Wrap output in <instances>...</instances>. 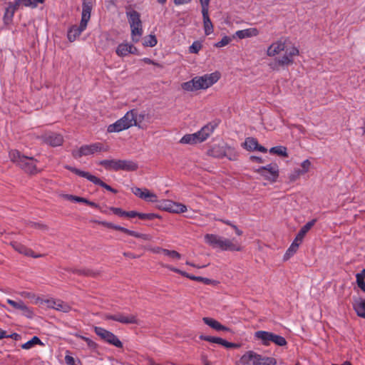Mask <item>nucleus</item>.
Returning a JSON list of instances; mask_svg holds the SVG:
<instances>
[{"mask_svg":"<svg viewBox=\"0 0 365 365\" xmlns=\"http://www.w3.org/2000/svg\"><path fill=\"white\" fill-rule=\"evenodd\" d=\"M220 76V75L218 72L205 74L202 76H197L191 81L182 83L181 87L187 91L206 89L216 83L219 80Z\"/></svg>","mask_w":365,"mask_h":365,"instance_id":"1","label":"nucleus"},{"mask_svg":"<svg viewBox=\"0 0 365 365\" xmlns=\"http://www.w3.org/2000/svg\"><path fill=\"white\" fill-rule=\"evenodd\" d=\"M9 158L26 173L34 175L39 172L36 168L37 160L32 157L21 155L19 150H14L9 152Z\"/></svg>","mask_w":365,"mask_h":365,"instance_id":"2","label":"nucleus"},{"mask_svg":"<svg viewBox=\"0 0 365 365\" xmlns=\"http://www.w3.org/2000/svg\"><path fill=\"white\" fill-rule=\"evenodd\" d=\"M109 147L104 145L101 143H94L89 145H83L78 149L72 150V156L76 158H80L82 156L93 155L96 153L108 152Z\"/></svg>","mask_w":365,"mask_h":365,"instance_id":"3","label":"nucleus"},{"mask_svg":"<svg viewBox=\"0 0 365 365\" xmlns=\"http://www.w3.org/2000/svg\"><path fill=\"white\" fill-rule=\"evenodd\" d=\"M255 337L257 339L261 340L262 344L265 346L269 345L271 342H273L274 344L279 346H286L287 344L284 337L266 331H256L255 333Z\"/></svg>","mask_w":365,"mask_h":365,"instance_id":"4","label":"nucleus"},{"mask_svg":"<svg viewBox=\"0 0 365 365\" xmlns=\"http://www.w3.org/2000/svg\"><path fill=\"white\" fill-rule=\"evenodd\" d=\"M64 168L66 170H70L71 172L75 173L76 175L83 177V178H85L88 179L89 181L94 183L95 185H100L101 187L106 189L107 190H108L113 193H117V192H118L117 190L111 187L110 185H108L106 183H105L104 182H103L100 178H97L95 175H91L88 172L81 170L78 168H76L72 167L68 165H66L64 166Z\"/></svg>","mask_w":365,"mask_h":365,"instance_id":"5","label":"nucleus"},{"mask_svg":"<svg viewBox=\"0 0 365 365\" xmlns=\"http://www.w3.org/2000/svg\"><path fill=\"white\" fill-rule=\"evenodd\" d=\"M133 111H128L123 118L109 125L107 131L108 133H118L134 126L133 123Z\"/></svg>","mask_w":365,"mask_h":365,"instance_id":"6","label":"nucleus"},{"mask_svg":"<svg viewBox=\"0 0 365 365\" xmlns=\"http://www.w3.org/2000/svg\"><path fill=\"white\" fill-rule=\"evenodd\" d=\"M256 173L272 182H276L279 177V168L277 164H269L266 166L260 167L256 170Z\"/></svg>","mask_w":365,"mask_h":365,"instance_id":"7","label":"nucleus"},{"mask_svg":"<svg viewBox=\"0 0 365 365\" xmlns=\"http://www.w3.org/2000/svg\"><path fill=\"white\" fill-rule=\"evenodd\" d=\"M94 331L98 336H100L107 343L112 344L117 348L123 347V343L113 333L98 327H94Z\"/></svg>","mask_w":365,"mask_h":365,"instance_id":"8","label":"nucleus"},{"mask_svg":"<svg viewBox=\"0 0 365 365\" xmlns=\"http://www.w3.org/2000/svg\"><path fill=\"white\" fill-rule=\"evenodd\" d=\"M159 209L173 213H182L187 211L186 205L170 200H165L158 205Z\"/></svg>","mask_w":365,"mask_h":365,"instance_id":"9","label":"nucleus"},{"mask_svg":"<svg viewBox=\"0 0 365 365\" xmlns=\"http://www.w3.org/2000/svg\"><path fill=\"white\" fill-rule=\"evenodd\" d=\"M216 126L217 124L208 123L203 126L198 132L191 134L193 140H195V143H202L212 133Z\"/></svg>","mask_w":365,"mask_h":365,"instance_id":"10","label":"nucleus"},{"mask_svg":"<svg viewBox=\"0 0 365 365\" xmlns=\"http://www.w3.org/2000/svg\"><path fill=\"white\" fill-rule=\"evenodd\" d=\"M105 318L108 320H113L125 324H138L136 316L133 314L126 316L123 313H116L115 314H106Z\"/></svg>","mask_w":365,"mask_h":365,"instance_id":"11","label":"nucleus"},{"mask_svg":"<svg viewBox=\"0 0 365 365\" xmlns=\"http://www.w3.org/2000/svg\"><path fill=\"white\" fill-rule=\"evenodd\" d=\"M10 245L14 249V250L25 256L32 257L34 258H38L43 256L42 254H35L31 249L28 248L25 245L16 241L11 242Z\"/></svg>","mask_w":365,"mask_h":365,"instance_id":"12","label":"nucleus"},{"mask_svg":"<svg viewBox=\"0 0 365 365\" xmlns=\"http://www.w3.org/2000/svg\"><path fill=\"white\" fill-rule=\"evenodd\" d=\"M94 0H83L82 14L81 22L83 25H87L91 19V13L93 9Z\"/></svg>","mask_w":365,"mask_h":365,"instance_id":"13","label":"nucleus"},{"mask_svg":"<svg viewBox=\"0 0 365 365\" xmlns=\"http://www.w3.org/2000/svg\"><path fill=\"white\" fill-rule=\"evenodd\" d=\"M243 146L249 151L258 150L262 153H267V149L258 143L256 138L252 137H248L245 139Z\"/></svg>","mask_w":365,"mask_h":365,"instance_id":"14","label":"nucleus"},{"mask_svg":"<svg viewBox=\"0 0 365 365\" xmlns=\"http://www.w3.org/2000/svg\"><path fill=\"white\" fill-rule=\"evenodd\" d=\"M132 192L135 195L141 199H144L150 202L157 201V195L150 192L148 189L142 190L141 188L135 187L132 188Z\"/></svg>","mask_w":365,"mask_h":365,"instance_id":"15","label":"nucleus"},{"mask_svg":"<svg viewBox=\"0 0 365 365\" xmlns=\"http://www.w3.org/2000/svg\"><path fill=\"white\" fill-rule=\"evenodd\" d=\"M225 238L213 234H206L205 241L213 248L222 250Z\"/></svg>","mask_w":365,"mask_h":365,"instance_id":"16","label":"nucleus"},{"mask_svg":"<svg viewBox=\"0 0 365 365\" xmlns=\"http://www.w3.org/2000/svg\"><path fill=\"white\" fill-rule=\"evenodd\" d=\"M43 138L46 143L53 147L59 146L63 142V136L55 133L46 134Z\"/></svg>","mask_w":365,"mask_h":365,"instance_id":"17","label":"nucleus"},{"mask_svg":"<svg viewBox=\"0 0 365 365\" xmlns=\"http://www.w3.org/2000/svg\"><path fill=\"white\" fill-rule=\"evenodd\" d=\"M87 25H83V23H80L79 26H72L67 34L68 39L70 42H73L77 37H78L81 33L86 29Z\"/></svg>","mask_w":365,"mask_h":365,"instance_id":"18","label":"nucleus"},{"mask_svg":"<svg viewBox=\"0 0 365 365\" xmlns=\"http://www.w3.org/2000/svg\"><path fill=\"white\" fill-rule=\"evenodd\" d=\"M256 353L252 351L246 352L241 358L237 361V365H257L255 363V359H257Z\"/></svg>","mask_w":365,"mask_h":365,"instance_id":"19","label":"nucleus"},{"mask_svg":"<svg viewBox=\"0 0 365 365\" xmlns=\"http://www.w3.org/2000/svg\"><path fill=\"white\" fill-rule=\"evenodd\" d=\"M286 48L285 41L282 40L277 41L272 43L267 48V54L269 56H274L279 54L281 51H284Z\"/></svg>","mask_w":365,"mask_h":365,"instance_id":"20","label":"nucleus"},{"mask_svg":"<svg viewBox=\"0 0 365 365\" xmlns=\"http://www.w3.org/2000/svg\"><path fill=\"white\" fill-rule=\"evenodd\" d=\"M138 168L136 162L131 160H118V171L123 170L127 172L135 171Z\"/></svg>","mask_w":365,"mask_h":365,"instance_id":"21","label":"nucleus"},{"mask_svg":"<svg viewBox=\"0 0 365 365\" xmlns=\"http://www.w3.org/2000/svg\"><path fill=\"white\" fill-rule=\"evenodd\" d=\"M48 307L65 313L69 312L71 307L61 300H48Z\"/></svg>","mask_w":365,"mask_h":365,"instance_id":"22","label":"nucleus"},{"mask_svg":"<svg viewBox=\"0 0 365 365\" xmlns=\"http://www.w3.org/2000/svg\"><path fill=\"white\" fill-rule=\"evenodd\" d=\"M130 111H133V125L139 128L143 129L145 127L143 125V122L144 121L146 114L145 111L141 113H138L137 109H132Z\"/></svg>","mask_w":365,"mask_h":365,"instance_id":"23","label":"nucleus"},{"mask_svg":"<svg viewBox=\"0 0 365 365\" xmlns=\"http://www.w3.org/2000/svg\"><path fill=\"white\" fill-rule=\"evenodd\" d=\"M202 321L204 323L211 328L217 330V331H228L229 329L223 325H222L217 320L210 318V317H203Z\"/></svg>","mask_w":365,"mask_h":365,"instance_id":"24","label":"nucleus"},{"mask_svg":"<svg viewBox=\"0 0 365 365\" xmlns=\"http://www.w3.org/2000/svg\"><path fill=\"white\" fill-rule=\"evenodd\" d=\"M203 26L205 35H210L213 32V25L209 17L208 11H202Z\"/></svg>","mask_w":365,"mask_h":365,"instance_id":"25","label":"nucleus"},{"mask_svg":"<svg viewBox=\"0 0 365 365\" xmlns=\"http://www.w3.org/2000/svg\"><path fill=\"white\" fill-rule=\"evenodd\" d=\"M354 309L359 317L365 319V299L361 298L355 299Z\"/></svg>","mask_w":365,"mask_h":365,"instance_id":"26","label":"nucleus"},{"mask_svg":"<svg viewBox=\"0 0 365 365\" xmlns=\"http://www.w3.org/2000/svg\"><path fill=\"white\" fill-rule=\"evenodd\" d=\"M107 170L118 171V160H103L98 163Z\"/></svg>","mask_w":365,"mask_h":365,"instance_id":"27","label":"nucleus"},{"mask_svg":"<svg viewBox=\"0 0 365 365\" xmlns=\"http://www.w3.org/2000/svg\"><path fill=\"white\" fill-rule=\"evenodd\" d=\"M259 34L258 30L255 28H250L244 30L237 31L235 36L239 38L242 39L248 37L256 36Z\"/></svg>","mask_w":365,"mask_h":365,"instance_id":"28","label":"nucleus"},{"mask_svg":"<svg viewBox=\"0 0 365 365\" xmlns=\"http://www.w3.org/2000/svg\"><path fill=\"white\" fill-rule=\"evenodd\" d=\"M132 41L135 43L139 41L140 36L143 35L142 21L134 26L130 27Z\"/></svg>","mask_w":365,"mask_h":365,"instance_id":"29","label":"nucleus"},{"mask_svg":"<svg viewBox=\"0 0 365 365\" xmlns=\"http://www.w3.org/2000/svg\"><path fill=\"white\" fill-rule=\"evenodd\" d=\"M19 7H17L12 2L9 3V6L6 8L4 16V21L6 24H9V21H11L14 14L16 11V10L18 9Z\"/></svg>","mask_w":365,"mask_h":365,"instance_id":"30","label":"nucleus"},{"mask_svg":"<svg viewBox=\"0 0 365 365\" xmlns=\"http://www.w3.org/2000/svg\"><path fill=\"white\" fill-rule=\"evenodd\" d=\"M126 16L128 17V20L130 27L134 26V24H138L140 23V14L135 10H132L130 11H126Z\"/></svg>","mask_w":365,"mask_h":365,"instance_id":"31","label":"nucleus"},{"mask_svg":"<svg viewBox=\"0 0 365 365\" xmlns=\"http://www.w3.org/2000/svg\"><path fill=\"white\" fill-rule=\"evenodd\" d=\"M256 356H258L257 359H255V363L257 365H275L277 364V361L274 358L262 356L257 353Z\"/></svg>","mask_w":365,"mask_h":365,"instance_id":"32","label":"nucleus"},{"mask_svg":"<svg viewBox=\"0 0 365 365\" xmlns=\"http://www.w3.org/2000/svg\"><path fill=\"white\" fill-rule=\"evenodd\" d=\"M222 250L229 251H240L241 246L239 244H235L229 239L225 238L224 244Z\"/></svg>","mask_w":365,"mask_h":365,"instance_id":"33","label":"nucleus"},{"mask_svg":"<svg viewBox=\"0 0 365 365\" xmlns=\"http://www.w3.org/2000/svg\"><path fill=\"white\" fill-rule=\"evenodd\" d=\"M36 344H39V345L43 346V343L41 341V339L38 336H33V338L31 340L21 345V348L24 349H29L32 348Z\"/></svg>","mask_w":365,"mask_h":365,"instance_id":"34","label":"nucleus"},{"mask_svg":"<svg viewBox=\"0 0 365 365\" xmlns=\"http://www.w3.org/2000/svg\"><path fill=\"white\" fill-rule=\"evenodd\" d=\"M125 234L137 238L143 239V240L145 241H150L153 239L152 236L149 234L139 233L135 231L130 230L128 229H127V230L125 231Z\"/></svg>","mask_w":365,"mask_h":365,"instance_id":"35","label":"nucleus"},{"mask_svg":"<svg viewBox=\"0 0 365 365\" xmlns=\"http://www.w3.org/2000/svg\"><path fill=\"white\" fill-rule=\"evenodd\" d=\"M130 44L120 43L116 48V53L119 56H125L129 53Z\"/></svg>","mask_w":365,"mask_h":365,"instance_id":"36","label":"nucleus"},{"mask_svg":"<svg viewBox=\"0 0 365 365\" xmlns=\"http://www.w3.org/2000/svg\"><path fill=\"white\" fill-rule=\"evenodd\" d=\"M95 222L99 225H101L106 227H108L110 229H113V230H115L118 231H120L124 233H125V231L127 230V228H125V227H121L120 225H114L113 223L108 222L106 221H95Z\"/></svg>","mask_w":365,"mask_h":365,"instance_id":"37","label":"nucleus"},{"mask_svg":"<svg viewBox=\"0 0 365 365\" xmlns=\"http://www.w3.org/2000/svg\"><path fill=\"white\" fill-rule=\"evenodd\" d=\"M317 222L316 219H313L311 221L307 222L299 231L297 235H300L302 237H304L306 234L312 229V227L315 225Z\"/></svg>","mask_w":365,"mask_h":365,"instance_id":"38","label":"nucleus"},{"mask_svg":"<svg viewBox=\"0 0 365 365\" xmlns=\"http://www.w3.org/2000/svg\"><path fill=\"white\" fill-rule=\"evenodd\" d=\"M270 153L277 154L280 156L287 157L288 154L287 152V148L284 146H275L272 147L269 150Z\"/></svg>","mask_w":365,"mask_h":365,"instance_id":"39","label":"nucleus"},{"mask_svg":"<svg viewBox=\"0 0 365 365\" xmlns=\"http://www.w3.org/2000/svg\"><path fill=\"white\" fill-rule=\"evenodd\" d=\"M72 272L79 275L88 276V277H96L98 274L89 269H75L72 270Z\"/></svg>","mask_w":365,"mask_h":365,"instance_id":"40","label":"nucleus"},{"mask_svg":"<svg viewBox=\"0 0 365 365\" xmlns=\"http://www.w3.org/2000/svg\"><path fill=\"white\" fill-rule=\"evenodd\" d=\"M158 43L155 35H148L144 38L143 46L154 47Z\"/></svg>","mask_w":365,"mask_h":365,"instance_id":"41","label":"nucleus"},{"mask_svg":"<svg viewBox=\"0 0 365 365\" xmlns=\"http://www.w3.org/2000/svg\"><path fill=\"white\" fill-rule=\"evenodd\" d=\"M191 279L194 280V281L202 282L205 284L217 285L218 284V282H217L215 280L210 279L206 278V277H197L195 275H193V277H191Z\"/></svg>","mask_w":365,"mask_h":365,"instance_id":"42","label":"nucleus"},{"mask_svg":"<svg viewBox=\"0 0 365 365\" xmlns=\"http://www.w3.org/2000/svg\"><path fill=\"white\" fill-rule=\"evenodd\" d=\"M162 267H163L165 268H167V269H168L170 271H173L174 272L178 273V274H181L182 276L185 277H187V278H188L190 279H191V277H193V275H192V274H188V273H187V272H185L184 271H182V270H180V269H179L178 268L173 267H172L170 265H168V264H162Z\"/></svg>","mask_w":365,"mask_h":365,"instance_id":"43","label":"nucleus"},{"mask_svg":"<svg viewBox=\"0 0 365 365\" xmlns=\"http://www.w3.org/2000/svg\"><path fill=\"white\" fill-rule=\"evenodd\" d=\"M298 248H299V246L297 245V243H292V245L288 248V250H287V252L284 256V260L288 259L291 256H292L297 251Z\"/></svg>","mask_w":365,"mask_h":365,"instance_id":"44","label":"nucleus"},{"mask_svg":"<svg viewBox=\"0 0 365 365\" xmlns=\"http://www.w3.org/2000/svg\"><path fill=\"white\" fill-rule=\"evenodd\" d=\"M284 51V55L290 59H293L294 56H298L299 54V49L295 46H292L290 48H285Z\"/></svg>","mask_w":365,"mask_h":365,"instance_id":"45","label":"nucleus"},{"mask_svg":"<svg viewBox=\"0 0 365 365\" xmlns=\"http://www.w3.org/2000/svg\"><path fill=\"white\" fill-rule=\"evenodd\" d=\"M202 43L199 41H195L189 47V52L190 53H197L202 48Z\"/></svg>","mask_w":365,"mask_h":365,"instance_id":"46","label":"nucleus"},{"mask_svg":"<svg viewBox=\"0 0 365 365\" xmlns=\"http://www.w3.org/2000/svg\"><path fill=\"white\" fill-rule=\"evenodd\" d=\"M163 253L165 255H166L170 258H173V259H180L181 258V255L175 250H169L165 249L164 250H163Z\"/></svg>","mask_w":365,"mask_h":365,"instance_id":"47","label":"nucleus"},{"mask_svg":"<svg viewBox=\"0 0 365 365\" xmlns=\"http://www.w3.org/2000/svg\"><path fill=\"white\" fill-rule=\"evenodd\" d=\"M64 197L68 200L74 201L76 202H83L85 204L88 202V200L86 198L73 195H65Z\"/></svg>","mask_w":365,"mask_h":365,"instance_id":"48","label":"nucleus"},{"mask_svg":"<svg viewBox=\"0 0 365 365\" xmlns=\"http://www.w3.org/2000/svg\"><path fill=\"white\" fill-rule=\"evenodd\" d=\"M138 217L140 220H152L155 218L160 217V216L158 215L155 214V213H141V212H138Z\"/></svg>","mask_w":365,"mask_h":365,"instance_id":"49","label":"nucleus"},{"mask_svg":"<svg viewBox=\"0 0 365 365\" xmlns=\"http://www.w3.org/2000/svg\"><path fill=\"white\" fill-rule=\"evenodd\" d=\"M199 338L202 340H205L211 343H215L218 344H220L221 340L220 337L206 336L203 334L200 335Z\"/></svg>","mask_w":365,"mask_h":365,"instance_id":"50","label":"nucleus"},{"mask_svg":"<svg viewBox=\"0 0 365 365\" xmlns=\"http://www.w3.org/2000/svg\"><path fill=\"white\" fill-rule=\"evenodd\" d=\"M294 62L293 59L289 58L287 56L284 55L282 58L277 59V63L279 66H288L292 64Z\"/></svg>","mask_w":365,"mask_h":365,"instance_id":"51","label":"nucleus"},{"mask_svg":"<svg viewBox=\"0 0 365 365\" xmlns=\"http://www.w3.org/2000/svg\"><path fill=\"white\" fill-rule=\"evenodd\" d=\"M6 302L14 309H18V310H20V309L22 308V305L24 304V302L21 300L14 301V300L8 299Z\"/></svg>","mask_w":365,"mask_h":365,"instance_id":"52","label":"nucleus"},{"mask_svg":"<svg viewBox=\"0 0 365 365\" xmlns=\"http://www.w3.org/2000/svg\"><path fill=\"white\" fill-rule=\"evenodd\" d=\"M231 40L232 39L230 37L225 36L220 41L217 42L215 44V46L217 48H221V47L225 46L230 43Z\"/></svg>","mask_w":365,"mask_h":365,"instance_id":"53","label":"nucleus"},{"mask_svg":"<svg viewBox=\"0 0 365 365\" xmlns=\"http://www.w3.org/2000/svg\"><path fill=\"white\" fill-rule=\"evenodd\" d=\"M356 283L358 287L365 292V281H364V277L361 276V274H356Z\"/></svg>","mask_w":365,"mask_h":365,"instance_id":"54","label":"nucleus"},{"mask_svg":"<svg viewBox=\"0 0 365 365\" xmlns=\"http://www.w3.org/2000/svg\"><path fill=\"white\" fill-rule=\"evenodd\" d=\"M23 314L28 318H32L34 317L33 311L28 307L24 303L22 305V308L20 309Z\"/></svg>","mask_w":365,"mask_h":365,"instance_id":"55","label":"nucleus"},{"mask_svg":"<svg viewBox=\"0 0 365 365\" xmlns=\"http://www.w3.org/2000/svg\"><path fill=\"white\" fill-rule=\"evenodd\" d=\"M310 166L311 162L308 159L304 160L301 164L302 169H299L300 173L302 175L307 173L309 171Z\"/></svg>","mask_w":365,"mask_h":365,"instance_id":"56","label":"nucleus"},{"mask_svg":"<svg viewBox=\"0 0 365 365\" xmlns=\"http://www.w3.org/2000/svg\"><path fill=\"white\" fill-rule=\"evenodd\" d=\"M78 337L81 338V339L84 340L86 343L88 347L91 349H95L97 347V344L95 341L91 340V339L81 336V335H77Z\"/></svg>","mask_w":365,"mask_h":365,"instance_id":"57","label":"nucleus"},{"mask_svg":"<svg viewBox=\"0 0 365 365\" xmlns=\"http://www.w3.org/2000/svg\"><path fill=\"white\" fill-rule=\"evenodd\" d=\"M181 143L184 144H195V140H193V137H192L191 134L185 135L180 141Z\"/></svg>","mask_w":365,"mask_h":365,"instance_id":"58","label":"nucleus"},{"mask_svg":"<svg viewBox=\"0 0 365 365\" xmlns=\"http://www.w3.org/2000/svg\"><path fill=\"white\" fill-rule=\"evenodd\" d=\"M220 345L226 347V348H239L240 347V344H235V343H232V342H229L221 338V340H220Z\"/></svg>","mask_w":365,"mask_h":365,"instance_id":"59","label":"nucleus"},{"mask_svg":"<svg viewBox=\"0 0 365 365\" xmlns=\"http://www.w3.org/2000/svg\"><path fill=\"white\" fill-rule=\"evenodd\" d=\"M302 175V174L300 173L299 169H295L294 172L292 174H290L289 177V180L294 182L297 180Z\"/></svg>","mask_w":365,"mask_h":365,"instance_id":"60","label":"nucleus"},{"mask_svg":"<svg viewBox=\"0 0 365 365\" xmlns=\"http://www.w3.org/2000/svg\"><path fill=\"white\" fill-rule=\"evenodd\" d=\"M110 210L115 214V215H119L120 217H125V211L123 210L120 207H110Z\"/></svg>","mask_w":365,"mask_h":365,"instance_id":"61","label":"nucleus"},{"mask_svg":"<svg viewBox=\"0 0 365 365\" xmlns=\"http://www.w3.org/2000/svg\"><path fill=\"white\" fill-rule=\"evenodd\" d=\"M200 1L202 6V11H208L210 0H200Z\"/></svg>","mask_w":365,"mask_h":365,"instance_id":"62","label":"nucleus"},{"mask_svg":"<svg viewBox=\"0 0 365 365\" xmlns=\"http://www.w3.org/2000/svg\"><path fill=\"white\" fill-rule=\"evenodd\" d=\"M65 361L68 365H75V359L70 355H66L65 356Z\"/></svg>","mask_w":365,"mask_h":365,"instance_id":"63","label":"nucleus"},{"mask_svg":"<svg viewBox=\"0 0 365 365\" xmlns=\"http://www.w3.org/2000/svg\"><path fill=\"white\" fill-rule=\"evenodd\" d=\"M21 4H24L25 6H31L33 8L36 7V4L33 3L31 0H24Z\"/></svg>","mask_w":365,"mask_h":365,"instance_id":"64","label":"nucleus"}]
</instances>
